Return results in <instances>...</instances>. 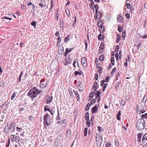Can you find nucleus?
<instances>
[{"label":"nucleus","mask_w":147,"mask_h":147,"mask_svg":"<svg viewBox=\"0 0 147 147\" xmlns=\"http://www.w3.org/2000/svg\"><path fill=\"white\" fill-rule=\"evenodd\" d=\"M147 99V95H144V96L143 99L142 100V102H146V101Z\"/></svg>","instance_id":"nucleus-24"},{"label":"nucleus","mask_w":147,"mask_h":147,"mask_svg":"<svg viewBox=\"0 0 147 147\" xmlns=\"http://www.w3.org/2000/svg\"><path fill=\"white\" fill-rule=\"evenodd\" d=\"M44 124L46 127V125L48 127L50 124V117L48 114H46L44 115Z\"/></svg>","instance_id":"nucleus-3"},{"label":"nucleus","mask_w":147,"mask_h":147,"mask_svg":"<svg viewBox=\"0 0 147 147\" xmlns=\"http://www.w3.org/2000/svg\"><path fill=\"white\" fill-rule=\"evenodd\" d=\"M127 62V59H126V62L124 64V65L125 67H127V66L128 63Z\"/></svg>","instance_id":"nucleus-58"},{"label":"nucleus","mask_w":147,"mask_h":147,"mask_svg":"<svg viewBox=\"0 0 147 147\" xmlns=\"http://www.w3.org/2000/svg\"><path fill=\"white\" fill-rule=\"evenodd\" d=\"M98 78V74H95V76L94 77V79L95 80H97Z\"/></svg>","instance_id":"nucleus-54"},{"label":"nucleus","mask_w":147,"mask_h":147,"mask_svg":"<svg viewBox=\"0 0 147 147\" xmlns=\"http://www.w3.org/2000/svg\"><path fill=\"white\" fill-rule=\"evenodd\" d=\"M102 34H100L98 36V39L99 40H101L103 38V37H102V38L101 37V36H102Z\"/></svg>","instance_id":"nucleus-51"},{"label":"nucleus","mask_w":147,"mask_h":147,"mask_svg":"<svg viewBox=\"0 0 147 147\" xmlns=\"http://www.w3.org/2000/svg\"><path fill=\"white\" fill-rule=\"evenodd\" d=\"M36 22L35 21H34V22H32L31 23V25L32 26H33L34 27L36 25Z\"/></svg>","instance_id":"nucleus-48"},{"label":"nucleus","mask_w":147,"mask_h":147,"mask_svg":"<svg viewBox=\"0 0 147 147\" xmlns=\"http://www.w3.org/2000/svg\"><path fill=\"white\" fill-rule=\"evenodd\" d=\"M19 131H21L22 132V133L20 134V135L21 137L22 138H23L24 137V135L23 134L24 131L23 129H21V128H19Z\"/></svg>","instance_id":"nucleus-17"},{"label":"nucleus","mask_w":147,"mask_h":147,"mask_svg":"<svg viewBox=\"0 0 147 147\" xmlns=\"http://www.w3.org/2000/svg\"><path fill=\"white\" fill-rule=\"evenodd\" d=\"M58 42H57L56 44L58 45L59 44L61 40V38L60 37H59L57 38Z\"/></svg>","instance_id":"nucleus-35"},{"label":"nucleus","mask_w":147,"mask_h":147,"mask_svg":"<svg viewBox=\"0 0 147 147\" xmlns=\"http://www.w3.org/2000/svg\"><path fill=\"white\" fill-rule=\"evenodd\" d=\"M69 38L66 37L64 39V42L66 43H67L69 41Z\"/></svg>","instance_id":"nucleus-37"},{"label":"nucleus","mask_w":147,"mask_h":147,"mask_svg":"<svg viewBox=\"0 0 147 147\" xmlns=\"http://www.w3.org/2000/svg\"><path fill=\"white\" fill-rule=\"evenodd\" d=\"M103 23L101 20H99L97 23V26L98 27L102 28V26Z\"/></svg>","instance_id":"nucleus-15"},{"label":"nucleus","mask_w":147,"mask_h":147,"mask_svg":"<svg viewBox=\"0 0 147 147\" xmlns=\"http://www.w3.org/2000/svg\"><path fill=\"white\" fill-rule=\"evenodd\" d=\"M117 38L116 40V42H118L120 40V35L119 34H117Z\"/></svg>","instance_id":"nucleus-23"},{"label":"nucleus","mask_w":147,"mask_h":147,"mask_svg":"<svg viewBox=\"0 0 147 147\" xmlns=\"http://www.w3.org/2000/svg\"><path fill=\"white\" fill-rule=\"evenodd\" d=\"M118 30L119 32H121L123 30V28L121 26H119Z\"/></svg>","instance_id":"nucleus-29"},{"label":"nucleus","mask_w":147,"mask_h":147,"mask_svg":"<svg viewBox=\"0 0 147 147\" xmlns=\"http://www.w3.org/2000/svg\"><path fill=\"white\" fill-rule=\"evenodd\" d=\"M15 122H12L9 126L10 131L11 132H13L15 129Z\"/></svg>","instance_id":"nucleus-8"},{"label":"nucleus","mask_w":147,"mask_h":147,"mask_svg":"<svg viewBox=\"0 0 147 147\" xmlns=\"http://www.w3.org/2000/svg\"><path fill=\"white\" fill-rule=\"evenodd\" d=\"M48 105H46L45 106V111H50V109H48Z\"/></svg>","instance_id":"nucleus-44"},{"label":"nucleus","mask_w":147,"mask_h":147,"mask_svg":"<svg viewBox=\"0 0 147 147\" xmlns=\"http://www.w3.org/2000/svg\"><path fill=\"white\" fill-rule=\"evenodd\" d=\"M94 96V92H91L90 94L89 98H90L89 100H91L93 97Z\"/></svg>","instance_id":"nucleus-25"},{"label":"nucleus","mask_w":147,"mask_h":147,"mask_svg":"<svg viewBox=\"0 0 147 147\" xmlns=\"http://www.w3.org/2000/svg\"><path fill=\"white\" fill-rule=\"evenodd\" d=\"M73 49V48H70L69 49H67L66 50L67 51V52H68V53H69L72 51Z\"/></svg>","instance_id":"nucleus-56"},{"label":"nucleus","mask_w":147,"mask_h":147,"mask_svg":"<svg viewBox=\"0 0 147 147\" xmlns=\"http://www.w3.org/2000/svg\"><path fill=\"white\" fill-rule=\"evenodd\" d=\"M119 84L120 83L119 82H117L115 84V87L117 90L118 89V88L119 85Z\"/></svg>","instance_id":"nucleus-33"},{"label":"nucleus","mask_w":147,"mask_h":147,"mask_svg":"<svg viewBox=\"0 0 147 147\" xmlns=\"http://www.w3.org/2000/svg\"><path fill=\"white\" fill-rule=\"evenodd\" d=\"M110 76H107L106 77L105 80H104L105 82H108L110 80Z\"/></svg>","instance_id":"nucleus-28"},{"label":"nucleus","mask_w":147,"mask_h":147,"mask_svg":"<svg viewBox=\"0 0 147 147\" xmlns=\"http://www.w3.org/2000/svg\"><path fill=\"white\" fill-rule=\"evenodd\" d=\"M95 13L96 14V16L95 17H94L95 19H101L102 16L101 13L98 11L95 12Z\"/></svg>","instance_id":"nucleus-10"},{"label":"nucleus","mask_w":147,"mask_h":147,"mask_svg":"<svg viewBox=\"0 0 147 147\" xmlns=\"http://www.w3.org/2000/svg\"><path fill=\"white\" fill-rule=\"evenodd\" d=\"M94 8L95 9V12L98 11V8L97 5H94V7L93 8V11H94Z\"/></svg>","instance_id":"nucleus-27"},{"label":"nucleus","mask_w":147,"mask_h":147,"mask_svg":"<svg viewBox=\"0 0 147 147\" xmlns=\"http://www.w3.org/2000/svg\"><path fill=\"white\" fill-rule=\"evenodd\" d=\"M73 92H74L76 96L77 97H79V95L78 93H77V92L76 91L74 90Z\"/></svg>","instance_id":"nucleus-49"},{"label":"nucleus","mask_w":147,"mask_h":147,"mask_svg":"<svg viewBox=\"0 0 147 147\" xmlns=\"http://www.w3.org/2000/svg\"><path fill=\"white\" fill-rule=\"evenodd\" d=\"M104 83H105V82H104V80H102L101 81V84H100L101 86L103 87L104 86Z\"/></svg>","instance_id":"nucleus-60"},{"label":"nucleus","mask_w":147,"mask_h":147,"mask_svg":"<svg viewBox=\"0 0 147 147\" xmlns=\"http://www.w3.org/2000/svg\"><path fill=\"white\" fill-rule=\"evenodd\" d=\"M141 117L142 118H147V113H146L144 114H143L141 115Z\"/></svg>","instance_id":"nucleus-32"},{"label":"nucleus","mask_w":147,"mask_h":147,"mask_svg":"<svg viewBox=\"0 0 147 147\" xmlns=\"http://www.w3.org/2000/svg\"><path fill=\"white\" fill-rule=\"evenodd\" d=\"M115 56L116 58V60L117 61H118V57H119V55L118 53H116L115 54Z\"/></svg>","instance_id":"nucleus-55"},{"label":"nucleus","mask_w":147,"mask_h":147,"mask_svg":"<svg viewBox=\"0 0 147 147\" xmlns=\"http://www.w3.org/2000/svg\"><path fill=\"white\" fill-rule=\"evenodd\" d=\"M111 146V144L110 143H108L106 144V147H110Z\"/></svg>","instance_id":"nucleus-57"},{"label":"nucleus","mask_w":147,"mask_h":147,"mask_svg":"<svg viewBox=\"0 0 147 147\" xmlns=\"http://www.w3.org/2000/svg\"><path fill=\"white\" fill-rule=\"evenodd\" d=\"M119 49V46L118 45H117L116 46V49H115V52L116 53H117Z\"/></svg>","instance_id":"nucleus-46"},{"label":"nucleus","mask_w":147,"mask_h":147,"mask_svg":"<svg viewBox=\"0 0 147 147\" xmlns=\"http://www.w3.org/2000/svg\"><path fill=\"white\" fill-rule=\"evenodd\" d=\"M47 84V81L45 80H41L40 81V86L42 88L45 87Z\"/></svg>","instance_id":"nucleus-7"},{"label":"nucleus","mask_w":147,"mask_h":147,"mask_svg":"<svg viewBox=\"0 0 147 147\" xmlns=\"http://www.w3.org/2000/svg\"><path fill=\"white\" fill-rule=\"evenodd\" d=\"M9 128V125L7 123L5 126L4 129V132L6 134L8 133L10 131Z\"/></svg>","instance_id":"nucleus-11"},{"label":"nucleus","mask_w":147,"mask_h":147,"mask_svg":"<svg viewBox=\"0 0 147 147\" xmlns=\"http://www.w3.org/2000/svg\"><path fill=\"white\" fill-rule=\"evenodd\" d=\"M126 6L127 8L128 9H129L131 6V4L130 3H127L126 4Z\"/></svg>","instance_id":"nucleus-53"},{"label":"nucleus","mask_w":147,"mask_h":147,"mask_svg":"<svg viewBox=\"0 0 147 147\" xmlns=\"http://www.w3.org/2000/svg\"><path fill=\"white\" fill-rule=\"evenodd\" d=\"M117 21L120 22H121L122 20V18L121 14H119L117 17Z\"/></svg>","instance_id":"nucleus-13"},{"label":"nucleus","mask_w":147,"mask_h":147,"mask_svg":"<svg viewBox=\"0 0 147 147\" xmlns=\"http://www.w3.org/2000/svg\"><path fill=\"white\" fill-rule=\"evenodd\" d=\"M64 62V64L65 66L71 63V60L69 56H66L65 57Z\"/></svg>","instance_id":"nucleus-5"},{"label":"nucleus","mask_w":147,"mask_h":147,"mask_svg":"<svg viewBox=\"0 0 147 147\" xmlns=\"http://www.w3.org/2000/svg\"><path fill=\"white\" fill-rule=\"evenodd\" d=\"M16 94L15 93H14L12 95V96L11 98V100L13 99L14 98H15V96H16Z\"/></svg>","instance_id":"nucleus-52"},{"label":"nucleus","mask_w":147,"mask_h":147,"mask_svg":"<svg viewBox=\"0 0 147 147\" xmlns=\"http://www.w3.org/2000/svg\"><path fill=\"white\" fill-rule=\"evenodd\" d=\"M107 85L108 84L107 83H105L104 84L102 88V90L103 91H105V89L106 88L107 86Z\"/></svg>","instance_id":"nucleus-31"},{"label":"nucleus","mask_w":147,"mask_h":147,"mask_svg":"<svg viewBox=\"0 0 147 147\" xmlns=\"http://www.w3.org/2000/svg\"><path fill=\"white\" fill-rule=\"evenodd\" d=\"M125 30L123 31L122 32V36H123V39H124L125 37Z\"/></svg>","instance_id":"nucleus-45"},{"label":"nucleus","mask_w":147,"mask_h":147,"mask_svg":"<svg viewBox=\"0 0 147 147\" xmlns=\"http://www.w3.org/2000/svg\"><path fill=\"white\" fill-rule=\"evenodd\" d=\"M142 136V134L141 133H139L137 134L138 138L141 139Z\"/></svg>","instance_id":"nucleus-36"},{"label":"nucleus","mask_w":147,"mask_h":147,"mask_svg":"<svg viewBox=\"0 0 147 147\" xmlns=\"http://www.w3.org/2000/svg\"><path fill=\"white\" fill-rule=\"evenodd\" d=\"M97 69H98V72L99 73H101V71H102V68L100 66H98V67H97Z\"/></svg>","instance_id":"nucleus-47"},{"label":"nucleus","mask_w":147,"mask_h":147,"mask_svg":"<svg viewBox=\"0 0 147 147\" xmlns=\"http://www.w3.org/2000/svg\"><path fill=\"white\" fill-rule=\"evenodd\" d=\"M125 16L127 19H129L130 17L129 14L128 13H127L125 15Z\"/></svg>","instance_id":"nucleus-61"},{"label":"nucleus","mask_w":147,"mask_h":147,"mask_svg":"<svg viewBox=\"0 0 147 147\" xmlns=\"http://www.w3.org/2000/svg\"><path fill=\"white\" fill-rule=\"evenodd\" d=\"M121 114L120 113V111H119L118 113L117 114V118L119 120H120V116Z\"/></svg>","instance_id":"nucleus-22"},{"label":"nucleus","mask_w":147,"mask_h":147,"mask_svg":"<svg viewBox=\"0 0 147 147\" xmlns=\"http://www.w3.org/2000/svg\"><path fill=\"white\" fill-rule=\"evenodd\" d=\"M88 129V128H85L84 130V134L85 136H86L87 135Z\"/></svg>","instance_id":"nucleus-20"},{"label":"nucleus","mask_w":147,"mask_h":147,"mask_svg":"<svg viewBox=\"0 0 147 147\" xmlns=\"http://www.w3.org/2000/svg\"><path fill=\"white\" fill-rule=\"evenodd\" d=\"M116 67L114 68L112 70V71L111 72V74H114L116 72Z\"/></svg>","instance_id":"nucleus-41"},{"label":"nucleus","mask_w":147,"mask_h":147,"mask_svg":"<svg viewBox=\"0 0 147 147\" xmlns=\"http://www.w3.org/2000/svg\"><path fill=\"white\" fill-rule=\"evenodd\" d=\"M115 145L116 147H119V144L117 140H116L115 142Z\"/></svg>","instance_id":"nucleus-42"},{"label":"nucleus","mask_w":147,"mask_h":147,"mask_svg":"<svg viewBox=\"0 0 147 147\" xmlns=\"http://www.w3.org/2000/svg\"><path fill=\"white\" fill-rule=\"evenodd\" d=\"M71 129H68L66 133L67 136L69 137L71 135Z\"/></svg>","instance_id":"nucleus-18"},{"label":"nucleus","mask_w":147,"mask_h":147,"mask_svg":"<svg viewBox=\"0 0 147 147\" xmlns=\"http://www.w3.org/2000/svg\"><path fill=\"white\" fill-rule=\"evenodd\" d=\"M85 118L86 120H89V116L88 112L86 113L85 115Z\"/></svg>","instance_id":"nucleus-19"},{"label":"nucleus","mask_w":147,"mask_h":147,"mask_svg":"<svg viewBox=\"0 0 147 147\" xmlns=\"http://www.w3.org/2000/svg\"><path fill=\"white\" fill-rule=\"evenodd\" d=\"M14 140L16 142H18V136H16L14 139Z\"/></svg>","instance_id":"nucleus-50"},{"label":"nucleus","mask_w":147,"mask_h":147,"mask_svg":"<svg viewBox=\"0 0 147 147\" xmlns=\"http://www.w3.org/2000/svg\"><path fill=\"white\" fill-rule=\"evenodd\" d=\"M23 73V71H22L21 72V74L20 75V76L19 77V82H20V80H21V77L22 76V74Z\"/></svg>","instance_id":"nucleus-59"},{"label":"nucleus","mask_w":147,"mask_h":147,"mask_svg":"<svg viewBox=\"0 0 147 147\" xmlns=\"http://www.w3.org/2000/svg\"><path fill=\"white\" fill-rule=\"evenodd\" d=\"M97 84V83L96 82H94V84H93L92 88L93 89L95 88L96 87Z\"/></svg>","instance_id":"nucleus-40"},{"label":"nucleus","mask_w":147,"mask_h":147,"mask_svg":"<svg viewBox=\"0 0 147 147\" xmlns=\"http://www.w3.org/2000/svg\"><path fill=\"white\" fill-rule=\"evenodd\" d=\"M100 92L99 91H97L96 92L95 94V98H97L100 96Z\"/></svg>","instance_id":"nucleus-16"},{"label":"nucleus","mask_w":147,"mask_h":147,"mask_svg":"<svg viewBox=\"0 0 147 147\" xmlns=\"http://www.w3.org/2000/svg\"><path fill=\"white\" fill-rule=\"evenodd\" d=\"M86 124L87 125V126L88 127L90 126V121L89 120H88L86 122Z\"/></svg>","instance_id":"nucleus-39"},{"label":"nucleus","mask_w":147,"mask_h":147,"mask_svg":"<svg viewBox=\"0 0 147 147\" xmlns=\"http://www.w3.org/2000/svg\"><path fill=\"white\" fill-rule=\"evenodd\" d=\"M96 141L97 145L100 146L102 141V136L100 133H97L96 136Z\"/></svg>","instance_id":"nucleus-4"},{"label":"nucleus","mask_w":147,"mask_h":147,"mask_svg":"<svg viewBox=\"0 0 147 147\" xmlns=\"http://www.w3.org/2000/svg\"><path fill=\"white\" fill-rule=\"evenodd\" d=\"M98 106L95 105L91 109L92 112V113H96L98 110Z\"/></svg>","instance_id":"nucleus-12"},{"label":"nucleus","mask_w":147,"mask_h":147,"mask_svg":"<svg viewBox=\"0 0 147 147\" xmlns=\"http://www.w3.org/2000/svg\"><path fill=\"white\" fill-rule=\"evenodd\" d=\"M125 102L123 100H122L121 101V104L123 105V106H124L125 105Z\"/></svg>","instance_id":"nucleus-62"},{"label":"nucleus","mask_w":147,"mask_h":147,"mask_svg":"<svg viewBox=\"0 0 147 147\" xmlns=\"http://www.w3.org/2000/svg\"><path fill=\"white\" fill-rule=\"evenodd\" d=\"M145 121L143 119H138L136 123V127L139 130H142L145 126Z\"/></svg>","instance_id":"nucleus-2"},{"label":"nucleus","mask_w":147,"mask_h":147,"mask_svg":"<svg viewBox=\"0 0 147 147\" xmlns=\"http://www.w3.org/2000/svg\"><path fill=\"white\" fill-rule=\"evenodd\" d=\"M3 19H9V20H11L12 18H8V17H4Z\"/></svg>","instance_id":"nucleus-64"},{"label":"nucleus","mask_w":147,"mask_h":147,"mask_svg":"<svg viewBox=\"0 0 147 147\" xmlns=\"http://www.w3.org/2000/svg\"><path fill=\"white\" fill-rule=\"evenodd\" d=\"M79 74V72L77 71H76L74 72V74L75 76H77Z\"/></svg>","instance_id":"nucleus-63"},{"label":"nucleus","mask_w":147,"mask_h":147,"mask_svg":"<svg viewBox=\"0 0 147 147\" xmlns=\"http://www.w3.org/2000/svg\"><path fill=\"white\" fill-rule=\"evenodd\" d=\"M98 131L100 133H101L102 131H103V129L100 126H98Z\"/></svg>","instance_id":"nucleus-30"},{"label":"nucleus","mask_w":147,"mask_h":147,"mask_svg":"<svg viewBox=\"0 0 147 147\" xmlns=\"http://www.w3.org/2000/svg\"><path fill=\"white\" fill-rule=\"evenodd\" d=\"M41 92V91L38 90L36 87H34L30 90L28 93V95L32 98H34L36 96L37 94Z\"/></svg>","instance_id":"nucleus-1"},{"label":"nucleus","mask_w":147,"mask_h":147,"mask_svg":"<svg viewBox=\"0 0 147 147\" xmlns=\"http://www.w3.org/2000/svg\"><path fill=\"white\" fill-rule=\"evenodd\" d=\"M104 59V57L103 55H101L100 56L99 60L100 61H102Z\"/></svg>","instance_id":"nucleus-34"},{"label":"nucleus","mask_w":147,"mask_h":147,"mask_svg":"<svg viewBox=\"0 0 147 147\" xmlns=\"http://www.w3.org/2000/svg\"><path fill=\"white\" fill-rule=\"evenodd\" d=\"M142 143L144 145L147 146V134H145L142 137Z\"/></svg>","instance_id":"nucleus-6"},{"label":"nucleus","mask_w":147,"mask_h":147,"mask_svg":"<svg viewBox=\"0 0 147 147\" xmlns=\"http://www.w3.org/2000/svg\"><path fill=\"white\" fill-rule=\"evenodd\" d=\"M115 59L114 57H112L111 58V63L112 65H114Z\"/></svg>","instance_id":"nucleus-26"},{"label":"nucleus","mask_w":147,"mask_h":147,"mask_svg":"<svg viewBox=\"0 0 147 147\" xmlns=\"http://www.w3.org/2000/svg\"><path fill=\"white\" fill-rule=\"evenodd\" d=\"M53 97L52 96H49L47 98V104H49L52 101L53 99Z\"/></svg>","instance_id":"nucleus-14"},{"label":"nucleus","mask_w":147,"mask_h":147,"mask_svg":"<svg viewBox=\"0 0 147 147\" xmlns=\"http://www.w3.org/2000/svg\"><path fill=\"white\" fill-rule=\"evenodd\" d=\"M91 104H88L87 105L86 107H85V110L87 111L89 110L90 108V106H91Z\"/></svg>","instance_id":"nucleus-21"},{"label":"nucleus","mask_w":147,"mask_h":147,"mask_svg":"<svg viewBox=\"0 0 147 147\" xmlns=\"http://www.w3.org/2000/svg\"><path fill=\"white\" fill-rule=\"evenodd\" d=\"M57 111H58V115L57 116V117L56 119L57 120H59L60 119V117H59V109H57Z\"/></svg>","instance_id":"nucleus-43"},{"label":"nucleus","mask_w":147,"mask_h":147,"mask_svg":"<svg viewBox=\"0 0 147 147\" xmlns=\"http://www.w3.org/2000/svg\"><path fill=\"white\" fill-rule=\"evenodd\" d=\"M81 62L82 65L84 67L87 66L86 60L85 57H83L82 58Z\"/></svg>","instance_id":"nucleus-9"},{"label":"nucleus","mask_w":147,"mask_h":147,"mask_svg":"<svg viewBox=\"0 0 147 147\" xmlns=\"http://www.w3.org/2000/svg\"><path fill=\"white\" fill-rule=\"evenodd\" d=\"M96 98H94L90 102L91 104L92 105L93 104H94L95 102H96Z\"/></svg>","instance_id":"nucleus-38"}]
</instances>
